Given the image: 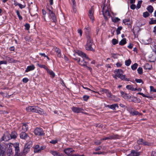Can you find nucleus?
Masks as SVG:
<instances>
[{
	"label": "nucleus",
	"instance_id": "f257e3e1",
	"mask_svg": "<svg viewBox=\"0 0 156 156\" xmlns=\"http://www.w3.org/2000/svg\"><path fill=\"white\" fill-rule=\"evenodd\" d=\"M111 9L109 5H107L105 4H104V6L103 7L102 12V14L105 18V19L106 20L107 19V17L109 16L111 17L112 21L114 23L118 22L120 19L117 17H112L110 14V12Z\"/></svg>",
	"mask_w": 156,
	"mask_h": 156
},
{
	"label": "nucleus",
	"instance_id": "f03ea898",
	"mask_svg": "<svg viewBox=\"0 0 156 156\" xmlns=\"http://www.w3.org/2000/svg\"><path fill=\"white\" fill-rule=\"evenodd\" d=\"M26 110L28 112H35L40 115L44 113L43 110L37 106H28L26 108Z\"/></svg>",
	"mask_w": 156,
	"mask_h": 156
},
{
	"label": "nucleus",
	"instance_id": "7ed1b4c3",
	"mask_svg": "<svg viewBox=\"0 0 156 156\" xmlns=\"http://www.w3.org/2000/svg\"><path fill=\"white\" fill-rule=\"evenodd\" d=\"M87 42L85 45V48L86 50L90 51L93 52L95 51V49L92 47L93 43V40L90 35H88L87 37Z\"/></svg>",
	"mask_w": 156,
	"mask_h": 156
},
{
	"label": "nucleus",
	"instance_id": "20e7f679",
	"mask_svg": "<svg viewBox=\"0 0 156 156\" xmlns=\"http://www.w3.org/2000/svg\"><path fill=\"white\" fill-rule=\"evenodd\" d=\"M64 151L68 156H84V155H81L76 154H70V153H72L74 152V150L71 148H66L64 150Z\"/></svg>",
	"mask_w": 156,
	"mask_h": 156
},
{
	"label": "nucleus",
	"instance_id": "39448f33",
	"mask_svg": "<svg viewBox=\"0 0 156 156\" xmlns=\"http://www.w3.org/2000/svg\"><path fill=\"white\" fill-rule=\"evenodd\" d=\"M32 144V142H29L25 144L23 151V154L25 155L29 151Z\"/></svg>",
	"mask_w": 156,
	"mask_h": 156
},
{
	"label": "nucleus",
	"instance_id": "423d86ee",
	"mask_svg": "<svg viewBox=\"0 0 156 156\" xmlns=\"http://www.w3.org/2000/svg\"><path fill=\"white\" fill-rule=\"evenodd\" d=\"M34 134L37 136H42L44 135L43 129L41 128L37 127L34 129Z\"/></svg>",
	"mask_w": 156,
	"mask_h": 156
},
{
	"label": "nucleus",
	"instance_id": "0eeeda50",
	"mask_svg": "<svg viewBox=\"0 0 156 156\" xmlns=\"http://www.w3.org/2000/svg\"><path fill=\"white\" fill-rule=\"evenodd\" d=\"M19 145V144L18 143H16L13 145L15 148V156H22V154L20 153Z\"/></svg>",
	"mask_w": 156,
	"mask_h": 156
},
{
	"label": "nucleus",
	"instance_id": "6e6552de",
	"mask_svg": "<svg viewBox=\"0 0 156 156\" xmlns=\"http://www.w3.org/2000/svg\"><path fill=\"white\" fill-rule=\"evenodd\" d=\"M10 139V134L8 132L5 133L3 136L0 139V141H2L3 140L5 141H8Z\"/></svg>",
	"mask_w": 156,
	"mask_h": 156
},
{
	"label": "nucleus",
	"instance_id": "1a4fd4ad",
	"mask_svg": "<svg viewBox=\"0 0 156 156\" xmlns=\"http://www.w3.org/2000/svg\"><path fill=\"white\" fill-rule=\"evenodd\" d=\"M94 8L91 7L89 10L88 13V16L90 20L93 22L94 20Z\"/></svg>",
	"mask_w": 156,
	"mask_h": 156
},
{
	"label": "nucleus",
	"instance_id": "9d476101",
	"mask_svg": "<svg viewBox=\"0 0 156 156\" xmlns=\"http://www.w3.org/2000/svg\"><path fill=\"white\" fill-rule=\"evenodd\" d=\"M47 8L48 10V13L49 14L50 16L53 20L54 22L56 23L57 21L56 17L55 14L54 13L53 11L49 9H48L47 7Z\"/></svg>",
	"mask_w": 156,
	"mask_h": 156
},
{
	"label": "nucleus",
	"instance_id": "9b49d317",
	"mask_svg": "<svg viewBox=\"0 0 156 156\" xmlns=\"http://www.w3.org/2000/svg\"><path fill=\"white\" fill-rule=\"evenodd\" d=\"M20 138L22 139L27 140L30 139V137L24 132H21L20 133Z\"/></svg>",
	"mask_w": 156,
	"mask_h": 156
},
{
	"label": "nucleus",
	"instance_id": "f8f14e48",
	"mask_svg": "<svg viewBox=\"0 0 156 156\" xmlns=\"http://www.w3.org/2000/svg\"><path fill=\"white\" fill-rule=\"evenodd\" d=\"M28 129V126L27 123H23L20 127V131L21 132H25Z\"/></svg>",
	"mask_w": 156,
	"mask_h": 156
},
{
	"label": "nucleus",
	"instance_id": "ddd939ff",
	"mask_svg": "<svg viewBox=\"0 0 156 156\" xmlns=\"http://www.w3.org/2000/svg\"><path fill=\"white\" fill-rule=\"evenodd\" d=\"M118 138V136L117 135H109L108 137H105L104 138L101 139V140H112Z\"/></svg>",
	"mask_w": 156,
	"mask_h": 156
},
{
	"label": "nucleus",
	"instance_id": "4468645a",
	"mask_svg": "<svg viewBox=\"0 0 156 156\" xmlns=\"http://www.w3.org/2000/svg\"><path fill=\"white\" fill-rule=\"evenodd\" d=\"M12 145L11 144L9 145V147L7 150V156H13V152L12 150Z\"/></svg>",
	"mask_w": 156,
	"mask_h": 156
},
{
	"label": "nucleus",
	"instance_id": "2eb2a0df",
	"mask_svg": "<svg viewBox=\"0 0 156 156\" xmlns=\"http://www.w3.org/2000/svg\"><path fill=\"white\" fill-rule=\"evenodd\" d=\"M72 111L75 113H83V110L80 108L75 107H73L72 108Z\"/></svg>",
	"mask_w": 156,
	"mask_h": 156
},
{
	"label": "nucleus",
	"instance_id": "dca6fc26",
	"mask_svg": "<svg viewBox=\"0 0 156 156\" xmlns=\"http://www.w3.org/2000/svg\"><path fill=\"white\" fill-rule=\"evenodd\" d=\"M72 3L71 6L72 8L73 12L75 13L76 12V3L75 1V0H71Z\"/></svg>",
	"mask_w": 156,
	"mask_h": 156
},
{
	"label": "nucleus",
	"instance_id": "f3484780",
	"mask_svg": "<svg viewBox=\"0 0 156 156\" xmlns=\"http://www.w3.org/2000/svg\"><path fill=\"white\" fill-rule=\"evenodd\" d=\"M105 107L110 108L113 110H115L116 108H119L118 105L117 104H115L113 105H107Z\"/></svg>",
	"mask_w": 156,
	"mask_h": 156
},
{
	"label": "nucleus",
	"instance_id": "a211bd4d",
	"mask_svg": "<svg viewBox=\"0 0 156 156\" xmlns=\"http://www.w3.org/2000/svg\"><path fill=\"white\" fill-rule=\"evenodd\" d=\"M78 54L79 56L82 57H85L86 59L89 60H90V59L89 58L88 56H87L86 54L83 52L81 51H79Z\"/></svg>",
	"mask_w": 156,
	"mask_h": 156
},
{
	"label": "nucleus",
	"instance_id": "6ab92c4d",
	"mask_svg": "<svg viewBox=\"0 0 156 156\" xmlns=\"http://www.w3.org/2000/svg\"><path fill=\"white\" fill-rule=\"evenodd\" d=\"M35 68V67L34 65L28 66L25 70V72H28L29 71L34 70Z\"/></svg>",
	"mask_w": 156,
	"mask_h": 156
},
{
	"label": "nucleus",
	"instance_id": "aec40b11",
	"mask_svg": "<svg viewBox=\"0 0 156 156\" xmlns=\"http://www.w3.org/2000/svg\"><path fill=\"white\" fill-rule=\"evenodd\" d=\"M5 148L0 145V156H5Z\"/></svg>",
	"mask_w": 156,
	"mask_h": 156
},
{
	"label": "nucleus",
	"instance_id": "412c9836",
	"mask_svg": "<svg viewBox=\"0 0 156 156\" xmlns=\"http://www.w3.org/2000/svg\"><path fill=\"white\" fill-rule=\"evenodd\" d=\"M115 72L116 74V76L119 77L122 74L123 71L121 69H118L117 70H115Z\"/></svg>",
	"mask_w": 156,
	"mask_h": 156
},
{
	"label": "nucleus",
	"instance_id": "4be33fe9",
	"mask_svg": "<svg viewBox=\"0 0 156 156\" xmlns=\"http://www.w3.org/2000/svg\"><path fill=\"white\" fill-rule=\"evenodd\" d=\"M109 99L114 102H117L119 101L120 100V99L118 98L116 96L112 95Z\"/></svg>",
	"mask_w": 156,
	"mask_h": 156
},
{
	"label": "nucleus",
	"instance_id": "5701e85b",
	"mask_svg": "<svg viewBox=\"0 0 156 156\" xmlns=\"http://www.w3.org/2000/svg\"><path fill=\"white\" fill-rule=\"evenodd\" d=\"M102 91L106 94L107 97L109 98L112 95L111 92L108 90L105 89L103 90Z\"/></svg>",
	"mask_w": 156,
	"mask_h": 156
},
{
	"label": "nucleus",
	"instance_id": "b1692460",
	"mask_svg": "<svg viewBox=\"0 0 156 156\" xmlns=\"http://www.w3.org/2000/svg\"><path fill=\"white\" fill-rule=\"evenodd\" d=\"M50 153L54 156H64L62 154H60L56 151H51Z\"/></svg>",
	"mask_w": 156,
	"mask_h": 156
},
{
	"label": "nucleus",
	"instance_id": "393cba45",
	"mask_svg": "<svg viewBox=\"0 0 156 156\" xmlns=\"http://www.w3.org/2000/svg\"><path fill=\"white\" fill-rule=\"evenodd\" d=\"M87 63L85 61L84 59H83L82 60H80L78 64L81 66L84 67L85 66H86Z\"/></svg>",
	"mask_w": 156,
	"mask_h": 156
},
{
	"label": "nucleus",
	"instance_id": "a878e982",
	"mask_svg": "<svg viewBox=\"0 0 156 156\" xmlns=\"http://www.w3.org/2000/svg\"><path fill=\"white\" fill-rule=\"evenodd\" d=\"M55 51L57 53L58 56L60 58L61 56V50L57 47H55Z\"/></svg>",
	"mask_w": 156,
	"mask_h": 156
},
{
	"label": "nucleus",
	"instance_id": "bb28decb",
	"mask_svg": "<svg viewBox=\"0 0 156 156\" xmlns=\"http://www.w3.org/2000/svg\"><path fill=\"white\" fill-rule=\"evenodd\" d=\"M17 136V133L15 131L12 132L11 134L10 135V139H15Z\"/></svg>",
	"mask_w": 156,
	"mask_h": 156
},
{
	"label": "nucleus",
	"instance_id": "cd10ccee",
	"mask_svg": "<svg viewBox=\"0 0 156 156\" xmlns=\"http://www.w3.org/2000/svg\"><path fill=\"white\" fill-rule=\"evenodd\" d=\"M84 31L86 34L87 35V36L89 35V34L91 31L90 27L88 26H86L84 28Z\"/></svg>",
	"mask_w": 156,
	"mask_h": 156
},
{
	"label": "nucleus",
	"instance_id": "c85d7f7f",
	"mask_svg": "<svg viewBox=\"0 0 156 156\" xmlns=\"http://www.w3.org/2000/svg\"><path fill=\"white\" fill-rule=\"evenodd\" d=\"M130 113L132 115H138L139 116L142 115V113L139 112L137 111H130Z\"/></svg>",
	"mask_w": 156,
	"mask_h": 156
},
{
	"label": "nucleus",
	"instance_id": "c756f323",
	"mask_svg": "<svg viewBox=\"0 0 156 156\" xmlns=\"http://www.w3.org/2000/svg\"><path fill=\"white\" fill-rule=\"evenodd\" d=\"M132 156H139L140 155V153L134 150H132L131 151Z\"/></svg>",
	"mask_w": 156,
	"mask_h": 156
},
{
	"label": "nucleus",
	"instance_id": "7c9ffc66",
	"mask_svg": "<svg viewBox=\"0 0 156 156\" xmlns=\"http://www.w3.org/2000/svg\"><path fill=\"white\" fill-rule=\"evenodd\" d=\"M123 22L125 25H129L131 24L130 20L129 18L123 20Z\"/></svg>",
	"mask_w": 156,
	"mask_h": 156
},
{
	"label": "nucleus",
	"instance_id": "2f4dec72",
	"mask_svg": "<svg viewBox=\"0 0 156 156\" xmlns=\"http://www.w3.org/2000/svg\"><path fill=\"white\" fill-rule=\"evenodd\" d=\"M126 88L128 90H129L133 91L136 90V88H134L132 85H127Z\"/></svg>",
	"mask_w": 156,
	"mask_h": 156
},
{
	"label": "nucleus",
	"instance_id": "473e14b6",
	"mask_svg": "<svg viewBox=\"0 0 156 156\" xmlns=\"http://www.w3.org/2000/svg\"><path fill=\"white\" fill-rule=\"evenodd\" d=\"M120 93L121 96L124 99H125L126 98V97L127 96L128 94L124 92L122 90H120Z\"/></svg>",
	"mask_w": 156,
	"mask_h": 156
},
{
	"label": "nucleus",
	"instance_id": "72a5a7b5",
	"mask_svg": "<svg viewBox=\"0 0 156 156\" xmlns=\"http://www.w3.org/2000/svg\"><path fill=\"white\" fill-rule=\"evenodd\" d=\"M47 71L48 73L52 77H54L55 76V73H54L52 71L48 69Z\"/></svg>",
	"mask_w": 156,
	"mask_h": 156
},
{
	"label": "nucleus",
	"instance_id": "f704fd0d",
	"mask_svg": "<svg viewBox=\"0 0 156 156\" xmlns=\"http://www.w3.org/2000/svg\"><path fill=\"white\" fill-rule=\"evenodd\" d=\"M119 78H120L121 80L126 81H129V79H127L126 77V76L122 74Z\"/></svg>",
	"mask_w": 156,
	"mask_h": 156
},
{
	"label": "nucleus",
	"instance_id": "c9c22d12",
	"mask_svg": "<svg viewBox=\"0 0 156 156\" xmlns=\"http://www.w3.org/2000/svg\"><path fill=\"white\" fill-rule=\"evenodd\" d=\"M126 43V39L125 38H124L120 41L119 44L121 45H123L125 44Z\"/></svg>",
	"mask_w": 156,
	"mask_h": 156
},
{
	"label": "nucleus",
	"instance_id": "e433bc0d",
	"mask_svg": "<svg viewBox=\"0 0 156 156\" xmlns=\"http://www.w3.org/2000/svg\"><path fill=\"white\" fill-rule=\"evenodd\" d=\"M147 9L150 13H152L153 11V8L150 5L147 7Z\"/></svg>",
	"mask_w": 156,
	"mask_h": 156
},
{
	"label": "nucleus",
	"instance_id": "4c0bfd02",
	"mask_svg": "<svg viewBox=\"0 0 156 156\" xmlns=\"http://www.w3.org/2000/svg\"><path fill=\"white\" fill-rule=\"evenodd\" d=\"M37 66H38L39 67L41 68H43L46 69V70H47L48 69V67L45 65L40 64L38 63H37Z\"/></svg>",
	"mask_w": 156,
	"mask_h": 156
},
{
	"label": "nucleus",
	"instance_id": "58836bf2",
	"mask_svg": "<svg viewBox=\"0 0 156 156\" xmlns=\"http://www.w3.org/2000/svg\"><path fill=\"white\" fill-rule=\"evenodd\" d=\"M138 65L136 63H135L134 64L131 66V68L132 70H135L137 67Z\"/></svg>",
	"mask_w": 156,
	"mask_h": 156
},
{
	"label": "nucleus",
	"instance_id": "ea45409f",
	"mask_svg": "<svg viewBox=\"0 0 156 156\" xmlns=\"http://www.w3.org/2000/svg\"><path fill=\"white\" fill-rule=\"evenodd\" d=\"M142 1H139L138 2V3L136 5V9H138L140 8L141 7V5L142 4Z\"/></svg>",
	"mask_w": 156,
	"mask_h": 156
},
{
	"label": "nucleus",
	"instance_id": "a19ab883",
	"mask_svg": "<svg viewBox=\"0 0 156 156\" xmlns=\"http://www.w3.org/2000/svg\"><path fill=\"white\" fill-rule=\"evenodd\" d=\"M144 141V140L142 139H140L137 141V143L138 144L143 145Z\"/></svg>",
	"mask_w": 156,
	"mask_h": 156
},
{
	"label": "nucleus",
	"instance_id": "79ce46f5",
	"mask_svg": "<svg viewBox=\"0 0 156 156\" xmlns=\"http://www.w3.org/2000/svg\"><path fill=\"white\" fill-rule=\"evenodd\" d=\"M122 27L121 26L119 27L116 30V33L117 35L120 34V31L122 30Z\"/></svg>",
	"mask_w": 156,
	"mask_h": 156
},
{
	"label": "nucleus",
	"instance_id": "37998d69",
	"mask_svg": "<svg viewBox=\"0 0 156 156\" xmlns=\"http://www.w3.org/2000/svg\"><path fill=\"white\" fill-rule=\"evenodd\" d=\"M156 23V20H154L153 18L151 19V20L149 22L150 24H155Z\"/></svg>",
	"mask_w": 156,
	"mask_h": 156
},
{
	"label": "nucleus",
	"instance_id": "c03bdc74",
	"mask_svg": "<svg viewBox=\"0 0 156 156\" xmlns=\"http://www.w3.org/2000/svg\"><path fill=\"white\" fill-rule=\"evenodd\" d=\"M131 62V60L130 59H129L125 61V64L126 66H129L130 65Z\"/></svg>",
	"mask_w": 156,
	"mask_h": 156
},
{
	"label": "nucleus",
	"instance_id": "a18cd8bd",
	"mask_svg": "<svg viewBox=\"0 0 156 156\" xmlns=\"http://www.w3.org/2000/svg\"><path fill=\"white\" fill-rule=\"evenodd\" d=\"M137 71L138 73L140 74H141L143 73V69L142 67H139L137 69Z\"/></svg>",
	"mask_w": 156,
	"mask_h": 156
},
{
	"label": "nucleus",
	"instance_id": "49530a36",
	"mask_svg": "<svg viewBox=\"0 0 156 156\" xmlns=\"http://www.w3.org/2000/svg\"><path fill=\"white\" fill-rule=\"evenodd\" d=\"M149 15L150 14L147 12H146L143 13V16L144 18L147 17L149 16Z\"/></svg>",
	"mask_w": 156,
	"mask_h": 156
},
{
	"label": "nucleus",
	"instance_id": "de8ad7c7",
	"mask_svg": "<svg viewBox=\"0 0 156 156\" xmlns=\"http://www.w3.org/2000/svg\"><path fill=\"white\" fill-rule=\"evenodd\" d=\"M112 43L113 45H115L117 44H118V41L116 39L114 38L113 39L112 41Z\"/></svg>",
	"mask_w": 156,
	"mask_h": 156
},
{
	"label": "nucleus",
	"instance_id": "09e8293b",
	"mask_svg": "<svg viewBox=\"0 0 156 156\" xmlns=\"http://www.w3.org/2000/svg\"><path fill=\"white\" fill-rule=\"evenodd\" d=\"M144 68L146 69H151V66L148 63H146L144 66Z\"/></svg>",
	"mask_w": 156,
	"mask_h": 156
},
{
	"label": "nucleus",
	"instance_id": "8fccbe9b",
	"mask_svg": "<svg viewBox=\"0 0 156 156\" xmlns=\"http://www.w3.org/2000/svg\"><path fill=\"white\" fill-rule=\"evenodd\" d=\"M24 26L25 27V29H26L27 30H29L30 29V25L27 23H26L24 25Z\"/></svg>",
	"mask_w": 156,
	"mask_h": 156
},
{
	"label": "nucleus",
	"instance_id": "3c124183",
	"mask_svg": "<svg viewBox=\"0 0 156 156\" xmlns=\"http://www.w3.org/2000/svg\"><path fill=\"white\" fill-rule=\"evenodd\" d=\"M137 94H139V95H142L144 97L147 98H150V97L149 96L147 95H145L144 94L142 93L139 92Z\"/></svg>",
	"mask_w": 156,
	"mask_h": 156
},
{
	"label": "nucleus",
	"instance_id": "603ef678",
	"mask_svg": "<svg viewBox=\"0 0 156 156\" xmlns=\"http://www.w3.org/2000/svg\"><path fill=\"white\" fill-rule=\"evenodd\" d=\"M135 81L137 83H143V82L142 80L141 79H136L135 80Z\"/></svg>",
	"mask_w": 156,
	"mask_h": 156
},
{
	"label": "nucleus",
	"instance_id": "864d4df0",
	"mask_svg": "<svg viewBox=\"0 0 156 156\" xmlns=\"http://www.w3.org/2000/svg\"><path fill=\"white\" fill-rule=\"evenodd\" d=\"M135 98V99H137V98H136V97H132L130 95H128L126 97V98L125 99H128V100H129V99H131L132 98Z\"/></svg>",
	"mask_w": 156,
	"mask_h": 156
},
{
	"label": "nucleus",
	"instance_id": "5fc2aeb1",
	"mask_svg": "<svg viewBox=\"0 0 156 156\" xmlns=\"http://www.w3.org/2000/svg\"><path fill=\"white\" fill-rule=\"evenodd\" d=\"M143 145H144L150 146L151 145V143L144 140Z\"/></svg>",
	"mask_w": 156,
	"mask_h": 156
},
{
	"label": "nucleus",
	"instance_id": "6e6d98bb",
	"mask_svg": "<svg viewBox=\"0 0 156 156\" xmlns=\"http://www.w3.org/2000/svg\"><path fill=\"white\" fill-rule=\"evenodd\" d=\"M89 98V96L86 95H84L83 97V100L85 101H87Z\"/></svg>",
	"mask_w": 156,
	"mask_h": 156
},
{
	"label": "nucleus",
	"instance_id": "4d7b16f0",
	"mask_svg": "<svg viewBox=\"0 0 156 156\" xmlns=\"http://www.w3.org/2000/svg\"><path fill=\"white\" fill-rule=\"evenodd\" d=\"M57 140H52L50 141V143L52 144H55L57 143Z\"/></svg>",
	"mask_w": 156,
	"mask_h": 156
},
{
	"label": "nucleus",
	"instance_id": "13d9d810",
	"mask_svg": "<svg viewBox=\"0 0 156 156\" xmlns=\"http://www.w3.org/2000/svg\"><path fill=\"white\" fill-rule=\"evenodd\" d=\"M150 90L154 92H156V89L154 88V87L152 86H150Z\"/></svg>",
	"mask_w": 156,
	"mask_h": 156
},
{
	"label": "nucleus",
	"instance_id": "bf43d9fd",
	"mask_svg": "<svg viewBox=\"0 0 156 156\" xmlns=\"http://www.w3.org/2000/svg\"><path fill=\"white\" fill-rule=\"evenodd\" d=\"M20 9H22L25 7L26 5L25 4L22 5L21 4H19L18 6Z\"/></svg>",
	"mask_w": 156,
	"mask_h": 156
},
{
	"label": "nucleus",
	"instance_id": "052dcab7",
	"mask_svg": "<svg viewBox=\"0 0 156 156\" xmlns=\"http://www.w3.org/2000/svg\"><path fill=\"white\" fill-rule=\"evenodd\" d=\"M151 40H152L151 39V38H149L148 40H147V42H145V44H150V43H151Z\"/></svg>",
	"mask_w": 156,
	"mask_h": 156
},
{
	"label": "nucleus",
	"instance_id": "680f3d73",
	"mask_svg": "<svg viewBox=\"0 0 156 156\" xmlns=\"http://www.w3.org/2000/svg\"><path fill=\"white\" fill-rule=\"evenodd\" d=\"M73 59L75 60V61H77V63H79V62H80V58L76 57L75 58H73Z\"/></svg>",
	"mask_w": 156,
	"mask_h": 156
},
{
	"label": "nucleus",
	"instance_id": "e2e57ef3",
	"mask_svg": "<svg viewBox=\"0 0 156 156\" xmlns=\"http://www.w3.org/2000/svg\"><path fill=\"white\" fill-rule=\"evenodd\" d=\"M77 31L78 33L79 34L80 36H81L82 35V30L80 29H78Z\"/></svg>",
	"mask_w": 156,
	"mask_h": 156
},
{
	"label": "nucleus",
	"instance_id": "0e129e2a",
	"mask_svg": "<svg viewBox=\"0 0 156 156\" xmlns=\"http://www.w3.org/2000/svg\"><path fill=\"white\" fill-rule=\"evenodd\" d=\"M41 152L40 148L38 149H34V152L35 153H38Z\"/></svg>",
	"mask_w": 156,
	"mask_h": 156
},
{
	"label": "nucleus",
	"instance_id": "69168bd1",
	"mask_svg": "<svg viewBox=\"0 0 156 156\" xmlns=\"http://www.w3.org/2000/svg\"><path fill=\"white\" fill-rule=\"evenodd\" d=\"M136 7V6L135 5L132 4L130 5V8L134 10L135 9Z\"/></svg>",
	"mask_w": 156,
	"mask_h": 156
},
{
	"label": "nucleus",
	"instance_id": "338daca9",
	"mask_svg": "<svg viewBox=\"0 0 156 156\" xmlns=\"http://www.w3.org/2000/svg\"><path fill=\"white\" fill-rule=\"evenodd\" d=\"M28 81V79L27 78H25L23 79V81L24 83H27Z\"/></svg>",
	"mask_w": 156,
	"mask_h": 156
},
{
	"label": "nucleus",
	"instance_id": "774afa93",
	"mask_svg": "<svg viewBox=\"0 0 156 156\" xmlns=\"http://www.w3.org/2000/svg\"><path fill=\"white\" fill-rule=\"evenodd\" d=\"M151 156H156V152L154 151H152Z\"/></svg>",
	"mask_w": 156,
	"mask_h": 156
}]
</instances>
